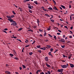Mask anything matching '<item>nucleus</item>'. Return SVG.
I'll list each match as a JSON object with an SVG mask.
<instances>
[{
    "label": "nucleus",
    "mask_w": 74,
    "mask_h": 74,
    "mask_svg": "<svg viewBox=\"0 0 74 74\" xmlns=\"http://www.w3.org/2000/svg\"><path fill=\"white\" fill-rule=\"evenodd\" d=\"M63 69H58V72H60V73H63Z\"/></svg>",
    "instance_id": "f257e3e1"
},
{
    "label": "nucleus",
    "mask_w": 74,
    "mask_h": 74,
    "mask_svg": "<svg viewBox=\"0 0 74 74\" xmlns=\"http://www.w3.org/2000/svg\"><path fill=\"white\" fill-rule=\"evenodd\" d=\"M61 67L63 68V69H64V68H67V67H68V66L66 65H61Z\"/></svg>",
    "instance_id": "f03ea898"
},
{
    "label": "nucleus",
    "mask_w": 74,
    "mask_h": 74,
    "mask_svg": "<svg viewBox=\"0 0 74 74\" xmlns=\"http://www.w3.org/2000/svg\"><path fill=\"white\" fill-rule=\"evenodd\" d=\"M59 41H61V42H65V40L63 38H62L61 39L59 40Z\"/></svg>",
    "instance_id": "7ed1b4c3"
},
{
    "label": "nucleus",
    "mask_w": 74,
    "mask_h": 74,
    "mask_svg": "<svg viewBox=\"0 0 74 74\" xmlns=\"http://www.w3.org/2000/svg\"><path fill=\"white\" fill-rule=\"evenodd\" d=\"M5 73L6 74H11V72L10 71H5Z\"/></svg>",
    "instance_id": "20e7f679"
},
{
    "label": "nucleus",
    "mask_w": 74,
    "mask_h": 74,
    "mask_svg": "<svg viewBox=\"0 0 74 74\" xmlns=\"http://www.w3.org/2000/svg\"><path fill=\"white\" fill-rule=\"evenodd\" d=\"M17 24H16V23H13L11 24V25H13V26H16V25Z\"/></svg>",
    "instance_id": "39448f33"
},
{
    "label": "nucleus",
    "mask_w": 74,
    "mask_h": 74,
    "mask_svg": "<svg viewBox=\"0 0 74 74\" xmlns=\"http://www.w3.org/2000/svg\"><path fill=\"white\" fill-rule=\"evenodd\" d=\"M51 47V46H50V45H47L46 48H47V49H48V48H50Z\"/></svg>",
    "instance_id": "423d86ee"
},
{
    "label": "nucleus",
    "mask_w": 74,
    "mask_h": 74,
    "mask_svg": "<svg viewBox=\"0 0 74 74\" xmlns=\"http://www.w3.org/2000/svg\"><path fill=\"white\" fill-rule=\"evenodd\" d=\"M70 66L71 67V68H73L74 67V64H70Z\"/></svg>",
    "instance_id": "0eeeda50"
},
{
    "label": "nucleus",
    "mask_w": 74,
    "mask_h": 74,
    "mask_svg": "<svg viewBox=\"0 0 74 74\" xmlns=\"http://www.w3.org/2000/svg\"><path fill=\"white\" fill-rule=\"evenodd\" d=\"M45 59L46 61H48V57H46L45 58Z\"/></svg>",
    "instance_id": "6e6552de"
},
{
    "label": "nucleus",
    "mask_w": 74,
    "mask_h": 74,
    "mask_svg": "<svg viewBox=\"0 0 74 74\" xmlns=\"http://www.w3.org/2000/svg\"><path fill=\"white\" fill-rule=\"evenodd\" d=\"M40 49H42L43 50H45V49H46V48H45V47H44L43 48H40Z\"/></svg>",
    "instance_id": "1a4fd4ad"
},
{
    "label": "nucleus",
    "mask_w": 74,
    "mask_h": 74,
    "mask_svg": "<svg viewBox=\"0 0 74 74\" xmlns=\"http://www.w3.org/2000/svg\"><path fill=\"white\" fill-rule=\"evenodd\" d=\"M53 10H54L55 11L57 10V11H58V9L56 8V6H55L54 8H53Z\"/></svg>",
    "instance_id": "9d476101"
},
{
    "label": "nucleus",
    "mask_w": 74,
    "mask_h": 74,
    "mask_svg": "<svg viewBox=\"0 0 74 74\" xmlns=\"http://www.w3.org/2000/svg\"><path fill=\"white\" fill-rule=\"evenodd\" d=\"M61 7H62V8H63L64 9H65L66 8V7H65V6L63 5H61Z\"/></svg>",
    "instance_id": "9b49d317"
},
{
    "label": "nucleus",
    "mask_w": 74,
    "mask_h": 74,
    "mask_svg": "<svg viewBox=\"0 0 74 74\" xmlns=\"http://www.w3.org/2000/svg\"><path fill=\"white\" fill-rule=\"evenodd\" d=\"M42 9H43V10L44 11H47V10H44V9H45V8H44V7L43 6L42 7Z\"/></svg>",
    "instance_id": "f8f14e48"
},
{
    "label": "nucleus",
    "mask_w": 74,
    "mask_h": 74,
    "mask_svg": "<svg viewBox=\"0 0 74 74\" xmlns=\"http://www.w3.org/2000/svg\"><path fill=\"white\" fill-rule=\"evenodd\" d=\"M48 10H52L53 9H52V8L49 7V8H48Z\"/></svg>",
    "instance_id": "ddd939ff"
},
{
    "label": "nucleus",
    "mask_w": 74,
    "mask_h": 74,
    "mask_svg": "<svg viewBox=\"0 0 74 74\" xmlns=\"http://www.w3.org/2000/svg\"><path fill=\"white\" fill-rule=\"evenodd\" d=\"M8 21H9L10 22H12V21H13V19H8Z\"/></svg>",
    "instance_id": "4468645a"
},
{
    "label": "nucleus",
    "mask_w": 74,
    "mask_h": 74,
    "mask_svg": "<svg viewBox=\"0 0 74 74\" xmlns=\"http://www.w3.org/2000/svg\"><path fill=\"white\" fill-rule=\"evenodd\" d=\"M46 65L48 67H51V66L47 64H46Z\"/></svg>",
    "instance_id": "2eb2a0df"
},
{
    "label": "nucleus",
    "mask_w": 74,
    "mask_h": 74,
    "mask_svg": "<svg viewBox=\"0 0 74 74\" xmlns=\"http://www.w3.org/2000/svg\"><path fill=\"white\" fill-rule=\"evenodd\" d=\"M37 23H38V25L39 26V23H40V21L39 20H38L37 21Z\"/></svg>",
    "instance_id": "dca6fc26"
},
{
    "label": "nucleus",
    "mask_w": 74,
    "mask_h": 74,
    "mask_svg": "<svg viewBox=\"0 0 74 74\" xmlns=\"http://www.w3.org/2000/svg\"><path fill=\"white\" fill-rule=\"evenodd\" d=\"M6 17L8 18V19H10V18H11V16H6Z\"/></svg>",
    "instance_id": "f3484780"
},
{
    "label": "nucleus",
    "mask_w": 74,
    "mask_h": 74,
    "mask_svg": "<svg viewBox=\"0 0 74 74\" xmlns=\"http://www.w3.org/2000/svg\"><path fill=\"white\" fill-rule=\"evenodd\" d=\"M52 1L54 4H56V2H55V1L54 0H52Z\"/></svg>",
    "instance_id": "a211bd4d"
},
{
    "label": "nucleus",
    "mask_w": 74,
    "mask_h": 74,
    "mask_svg": "<svg viewBox=\"0 0 74 74\" xmlns=\"http://www.w3.org/2000/svg\"><path fill=\"white\" fill-rule=\"evenodd\" d=\"M33 52H31L29 53V55L31 56L32 55V54H33Z\"/></svg>",
    "instance_id": "6ab92c4d"
},
{
    "label": "nucleus",
    "mask_w": 74,
    "mask_h": 74,
    "mask_svg": "<svg viewBox=\"0 0 74 74\" xmlns=\"http://www.w3.org/2000/svg\"><path fill=\"white\" fill-rule=\"evenodd\" d=\"M34 3H35L36 4H38V3H37V1H34Z\"/></svg>",
    "instance_id": "aec40b11"
},
{
    "label": "nucleus",
    "mask_w": 74,
    "mask_h": 74,
    "mask_svg": "<svg viewBox=\"0 0 74 74\" xmlns=\"http://www.w3.org/2000/svg\"><path fill=\"white\" fill-rule=\"evenodd\" d=\"M22 66L23 69H25V68H26V66H25V65H23Z\"/></svg>",
    "instance_id": "412c9836"
},
{
    "label": "nucleus",
    "mask_w": 74,
    "mask_h": 74,
    "mask_svg": "<svg viewBox=\"0 0 74 74\" xmlns=\"http://www.w3.org/2000/svg\"><path fill=\"white\" fill-rule=\"evenodd\" d=\"M23 29V28H20L19 29H18V31H20L21 30H22Z\"/></svg>",
    "instance_id": "4be33fe9"
},
{
    "label": "nucleus",
    "mask_w": 74,
    "mask_h": 74,
    "mask_svg": "<svg viewBox=\"0 0 74 74\" xmlns=\"http://www.w3.org/2000/svg\"><path fill=\"white\" fill-rule=\"evenodd\" d=\"M45 34H44V36H45V37L46 36V35H47V33H45V31H44Z\"/></svg>",
    "instance_id": "5701e85b"
},
{
    "label": "nucleus",
    "mask_w": 74,
    "mask_h": 74,
    "mask_svg": "<svg viewBox=\"0 0 74 74\" xmlns=\"http://www.w3.org/2000/svg\"><path fill=\"white\" fill-rule=\"evenodd\" d=\"M36 47L38 48H40L41 47V46L40 45L37 46Z\"/></svg>",
    "instance_id": "b1692460"
},
{
    "label": "nucleus",
    "mask_w": 74,
    "mask_h": 74,
    "mask_svg": "<svg viewBox=\"0 0 74 74\" xmlns=\"http://www.w3.org/2000/svg\"><path fill=\"white\" fill-rule=\"evenodd\" d=\"M45 15H46V16H47V17H50V16H49V15H48V14H45Z\"/></svg>",
    "instance_id": "393cba45"
},
{
    "label": "nucleus",
    "mask_w": 74,
    "mask_h": 74,
    "mask_svg": "<svg viewBox=\"0 0 74 74\" xmlns=\"http://www.w3.org/2000/svg\"><path fill=\"white\" fill-rule=\"evenodd\" d=\"M11 18H14L15 16L14 15H12L10 16Z\"/></svg>",
    "instance_id": "a878e982"
},
{
    "label": "nucleus",
    "mask_w": 74,
    "mask_h": 74,
    "mask_svg": "<svg viewBox=\"0 0 74 74\" xmlns=\"http://www.w3.org/2000/svg\"><path fill=\"white\" fill-rule=\"evenodd\" d=\"M28 32H33V31L32 30V29H29L28 30Z\"/></svg>",
    "instance_id": "bb28decb"
},
{
    "label": "nucleus",
    "mask_w": 74,
    "mask_h": 74,
    "mask_svg": "<svg viewBox=\"0 0 74 74\" xmlns=\"http://www.w3.org/2000/svg\"><path fill=\"white\" fill-rule=\"evenodd\" d=\"M10 56H12V57L13 56H14V55H13V54H10Z\"/></svg>",
    "instance_id": "cd10ccee"
},
{
    "label": "nucleus",
    "mask_w": 74,
    "mask_h": 74,
    "mask_svg": "<svg viewBox=\"0 0 74 74\" xmlns=\"http://www.w3.org/2000/svg\"><path fill=\"white\" fill-rule=\"evenodd\" d=\"M12 23H16V22L14 21V20L13 19V20L12 21Z\"/></svg>",
    "instance_id": "c85d7f7f"
},
{
    "label": "nucleus",
    "mask_w": 74,
    "mask_h": 74,
    "mask_svg": "<svg viewBox=\"0 0 74 74\" xmlns=\"http://www.w3.org/2000/svg\"><path fill=\"white\" fill-rule=\"evenodd\" d=\"M49 36V37H52V36H51V35L49 34H48Z\"/></svg>",
    "instance_id": "c756f323"
},
{
    "label": "nucleus",
    "mask_w": 74,
    "mask_h": 74,
    "mask_svg": "<svg viewBox=\"0 0 74 74\" xmlns=\"http://www.w3.org/2000/svg\"><path fill=\"white\" fill-rule=\"evenodd\" d=\"M53 48H51L50 49L51 52H52V51H53Z\"/></svg>",
    "instance_id": "7c9ffc66"
},
{
    "label": "nucleus",
    "mask_w": 74,
    "mask_h": 74,
    "mask_svg": "<svg viewBox=\"0 0 74 74\" xmlns=\"http://www.w3.org/2000/svg\"><path fill=\"white\" fill-rule=\"evenodd\" d=\"M29 11L30 13H32V11H31V10H30V9L29 10Z\"/></svg>",
    "instance_id": "2f4dec72"
},
{
    "label": "nucleus",
    "mask_w": 74,
    "mask_h": 74,
    "mask_svg": "<svg viewBox=\"0 0 74 74\" xmlns=\"http://www.w3.org/2000/svg\"><path fill=\"white\" fill-rule=\"evenodd\" d=\"M13 51L14 52V53H15L16 54V52L15 51V50H13Z\"/></svg>",
    "instance_id": "473e14b6"
},
{
    "label": "nucleus",
    "mask_w": 74,
    "mask_h": 74,
    "mask_svg": "<svg viewBox=\"0 0 74 74\" xmlns=\"http://www.w3.org/2000/svg\"><path fill=\"white\" fill-rule=\"evenodd\" d=\"M54 38L55 40H56V36H54Z\"/></svg>",
    "instance_id": "72a5a7b5"
},
{
    "label": "nucleus",
    "mask_w": 74,
    "mask_h": 74,
    "mask_svg": "<svg viewBox=\"0 0 74 74\" xmlns=\"http://www.w3.org/2000/svg\"><path fill=\"white\" fill-rule=\"evenodd\" d=\"M12 12L13 14H14V15H15L16 14V13L14 11H12Z\"/></svg>",
    "instance_id": "f704fd0d"
},
{
    "label": "nucleus",
    "mask_w": 74,
    "mask_h": 74,
    "mask_svg": "<svg viewBox=\"0 0 74 74\" xmlns=\"http://www.w3.org/2000/svg\"><path fill=\"white\" fill-rule=\"evenodd\" d=\"M38 52H40V53H41V51L40 50L38 51Z\"/></svg>",
    "instance_id": "c9c22d12"
},
{
    "label": "nucleus",
    "mask_w": 74,
    "mask_h": 74,
    "mask_svg": "<svg viewBox=\"0 0 74 74\" xmlns=\"http://www.w3.org/2000/svg\"><path fill=\"white\" fill-rule=\"evenodd\" d=\"M28 8L29 9H31V10H32V7L31 6H28Z\"/></svg>",
    "instance_id": "e433bc0d"
},
{
    "label": "nucleus",
    "mask_w": 74,
    "mask_h": 74,
    "mask_svg": "<svg viewBox=\"0 0 74 74\" xmlns=\"http://www.w3.org/2000/svg\"><path fill=\"white\" fill-rule=\"evenodd\" d=\"M67 44H69V43H70V42H71L70 41H67Z\"/></svg>",
    "instance_id": "4c0bfd02"
},
{
    "label": "nucleus",
    "mask_w": 74,
    "mask_h": 74,
    "mask_svg": "<svg viewBox=\"0 0 74 74\" xmlns=\"http://www.w3.org/2000/svg\"><path fill=\"white\" fill-rule=\"evenodd\" d=\"M17 40L20 41V42H22V41H21V40L20 39H17Z\"/></svg>",
    "instance_id": "58836bf2"
},
{
    "label": "nucleus",
    "mask_w": 74,
    "mask_h": 74,
    "mask_svg": "<svg viewBox=\"0 0 74 74\" xmlns=\"http://www.w3.org/2000/svg\"><path fill=\"white\" fill-rule=\"evenodd\" d=\"M47 73H48V74H51V72H50V71H48Z\"/></svg>",
    "instance_id": "ea45409f"
},
{
    "label": "nucleus",
    "mask_w": 74,
    "mask_h": 74,
    "mask_svg": "<svg viewBox=\"0 0 74 74\" xmlns=\"http://www.w3.org/2000/svg\"><path fill=\"white\" fill-rule=\"evenodd\" d=\"M51 52H49L48 53V54H49V55H51Z\"/></svg>",
    "instance_id": "a19ab883"
},
{
    "label": "nucleus",
    "mask_w": 74,
    "mask_h": 74,
    "mask_svg": "<svg viewBox=\"0 0 74 74\" xmlns=\"http://www.w3.org/2000/svg\"><path fill=\"white\" fill-rule=\"evenodd\" d=\"M61 47H62V48H64V47H65V46L64 45H63V46L62 45Z\"/></svg>",
    "instance_id": "79ce46f5"
},
{
    "label": "nucleus",
    "mask_w": 74,
    "mask_h": 74,
    "mask_svg": "<svg viewBox=\"0 0 74 74\" xmlns=\"http://www.w3.org/2000/svg\"><path fill=\"white\" fill-rule=\"evenodd\" d=\"M20 11L22 12L23 10H22V8H20Z\"/></svg>",
    "instance_id": "37998d69"
},
{
    "label": "nucleus",
    "mask_w": 74,
    "mask_h": 74,
    "mask_svg": "<svg viewBox=\"0 0 74 74\" xmlns=\"http://www.w3.org/2000/svg\"><path fill=\"white\" fill-rule=\"evenodd\" d=\"M64 27H65V28H66V29H69V28L67 27V26H65Z\"/></svg>",
    "instance_id": "c03bdc74"
},
{
    "label": "nucleus",
    "mask_w": 74,
    "mask_h": 74,
    "mask_svg": "<svg viewBox=\"0 0 74 74\" xmlns=\"http://www.w3.org/2000/svg\"><path fill=\"white\" fill-rule=\"evenodd\" d=\"M51 21L52 22H54V20H51Z\"/></svg>",
    "instance_id": "a18cd8bd"
},
{
    "label": "nucleus",
    "mask_w": 74,
    "mask_h": 74,
    "mask_svg": "<svg viewBox=\"0 0 74 74\" xmlns=\"http://www.w3.org/2000/svg\"><path fill=\"white\" fill-rule=\"evenodd\" d=\"M39 32H42V30L41 29H39Z\"/></svg>",
    "instance_id": "49530a36"
},
{
    "label": "nucleus",
    "mask_w": 74,
    "mask_h": 74,
    "mask_svg": "<svg viewBox=\"0 0 74 74\" xmlns=\"http://www.w3.org/2000/svg\"><path fill=\"white\" fill-rule=\"evenodd\" d=\"M51 16L52 17H51V18H50V19H52V18H53V15H51Z\"/></svg>",
    "instance_id": "de8ad7c7"
},
{
    "label": "nucleus",
    "mask_w": 74,
    "mask_h": 74,
    "mask_svg": "<svg viewBox=\"0 0 74 74\" xmlns=\"http://www.w3.org/2000/svg\"><path fill=\"white\" fill-rule=\"evenodd\" d=\"M73 26H72L70 28V29H71V30H72V29H73Z\"/></svg>",
    "instance_id": "09e8293b"
},
{
    "label": "nucleus",
    "mask_w": 74,
    "mask_h": 74,
    "mask_svg": "<svg viewBox=\"0 0 74 74\" xmlns=\"http://www.w3.org/2000/svg\"><path fill=\"white\" fill-rule=\"evenodd\" d=\"M58 31L59 32H60V33H62V31L60 30H58Z\"/></svg>",
    "instance_id": "8fccbe9b"
},
{
    "label": "nucleus",
    "mask_w": 74,
    "mask_h": 74,
    "mask_svg": "<svg viewBox=\"0 0 74 74\" xmlns=\"http://www.w3.org/2000/svg\"><path fill=\"white\" fill-rule=\"evenodd\" d=\"M47 30H51V28H48L47 29Z\"/></svg>",
    "instance_id": "3c124183"
},
{
    "label": "nucleus",
    "mask_w": 74,
    "mask_h": 74,
    "mask_svg": "<svg viewBox=\"0 0 74 74\" xmlns=\"http://www.w3.org/2000/svg\"><path fill=\"white\" fill-rule=\"evenodd\" d=\"M29 45H28L26 46H25V47H29Z\"/></svg>",
    "instance_id": "603ef678"
},
{
    "label": "nucleus",
    "mask_w": 74,
    "mask_h": 74,
    "mask_svg": "<svg viewBox=\"0 0 74 74\" xmlns=\"http://www.w3.org/2000/svg\"><path fill=\"white\" fill-rule=\"evenodd\" d=\"M3 32H4V33H6V34H7V32H6L5 31H3Z\"/></svg>",
    "instance_id": "864d4df0"
},
{
    "label": "nucleus",
    "mask_w": 74,
    "mask_h": 74,
    "mask_svg": "<svg viewBox=\"0 0 74 74\" xmlns=\"http://www.w3.org/2000/svg\"><path fill=\"white\" fill-rule=\"evenodd\" d=\"M14 59H16V60H18V58L17 57H15Z\"/></svg>",
    "instance_id": "5fc2aeb1"
},
{
    "label": "nucleus",
    "mask_w": 74,
    "mask_h": 74,
    "mask_svg": "<svg viewBox=\"0 0 74 74\" xmlns=\"http://www.w3.org/2000/svg\"><path fill=\"white\" fill-rule=\"evenodd\" d=\"M69 38H72V36H69Z\"/></svg>",
    "instance_id": "6e6d98bb"
},
{
    "label": "nucleus",
    "mask_w": 74,
    "mask_h": 74,
    "mask_svg": "<svg viewBox=\"0 0 74 74\" xmlns=\"http://www.w3.org/2000/svg\"><path fill=\"white\" fill-rule=\"evenodd\" d=\"M4 30H8V29H7V28H5V29H4Z\"/></svg>",
    "instance_id": "4d7b16f0"
},
{
    "label": "nucleus",
    "mask_w": 74,
    "mask_h": 74,
    "mask_svg": "<svg viewBox=\"0 0 74 74\" xmlns=\"http://www.w3.org/2000/svg\"><path fill=\"white\" fill-rule=\"evenodd\" d=\"M62 56H63V57L64 58H65V57H66V56H65V55H64V54H63V55H62Z\"/></svg>",
    "instance_id": "13d9d810"
},
{
    "label": "nucleus",
    "mask_w": 74,
    "mask_h": 74,
    "mask_svg": "<svg viewBox=\"0 0 74 74\" xmlns=\"http://www.w3.org/2000/svg\"><path fill=\"white\" fill-rule=\"evenodd\" d=\"M57 34H58V35H60V33H57Z\"/></svg>",
    "instance_id": "bf43d9fd"
},
{
    "label": "nucleus",
    "mask_w": 74,
    "mask_h": 74,
    "mask_svg": "<svg viewBox=\"0 0 74 74\" xmlns=\"http://www.w3.org/2000/svg\"><path fill=\"white\" fill-rule=\"evenodd\" d=\"M70 20L71 21V16H70Z\"/></svg>",
    "instance_id": "052dcab7"
},
{
    "label": "nucleus",
    "mask_w": 74,
    "mask_h": 74,
    "mask_svg": "<svg viewBox=\"0 0 74 74\" xmlns=\"http://www.w3.org/2000/svg\"><path fill=\"white\" fill-rule=\"evenodd\" d=\"M70 33H71V34H73V32L71 31H69Z\"/></svg>",
    "instance_id": "680f3d73"
},
{
    "label": "nucleus",
    "mask_w": 74,
    "mask_h": 74,
    "mask_svg": "<svg viewBox=\"0 0 74 74\" xmlns=\"http://www.w3.org/2000/svg\"><path fill=\"white\" fill-rule=\"evenodd\" d=\"M19 69H20V70H22V67H20Z\"/></svg>",
    "instance_id": "e2e57ef3"
},
{
    "label": "nucleus",
    "mask_w": 74,
    "mask_h": 74,
    "mask_svg": "<svg viewBox=\"0 0 74 74\" xmlns=\"http://www.w3.org/2000/svg\"><path fill=\"white\" fill-rule=\"evenodd\" d=\"M65 35H64L63 36V38H65Z\"/></svg>",
    "instance_id": "0e129e2a"
},
{
    "label": "nucleus",
    "mask_w": 74,
    "mask_h": 74,
    "mask_svg": "<svg viewBox=\"0 0 74 74\" xmlns=\"http://www.w3.org/2000/svg\"><path fill=\"white\" fill-rule=\"evenodd\" d=\"M37 71L38 72H40V70H37Z\"/></svg>",
    "instance_id": "69168bd1"
},
{
    "label": "nucleus",
    "mask_w": 74,
    "mask_h": 74,
    "mask_svg": "<svg viewBox=\"0 0 74 74\" xmlns=\"http://www.w3.org/2000/svg\"><path fill=\"white\" fill-rule=\"evenodd\" d=\"M35 42V41H34L32 43V44H34Z\"/></svg>",
    "instance_id": "338daca9"
},
{
    "label": "nucleus",
    "mask_w": 74,
    "mask_h": 74,
    "mask_svg": "<svg viewBox=\"0 0 74 74\" xmlns=\"http://www.w3.org/2000/svg\"><path fill=\"white\" fill-rule=\"evenodd\" d=\"M71 8V4H70L69 5V8Z\"/></svg>",
    "instance_id": "774afa93"
}]
</instances>
